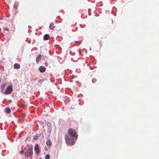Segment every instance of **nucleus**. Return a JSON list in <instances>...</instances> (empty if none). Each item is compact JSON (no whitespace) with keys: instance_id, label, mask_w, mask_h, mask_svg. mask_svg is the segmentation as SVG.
Listing matches in <instances>:
<instances>
[{"instance_id":"nucleus-19","label":"nucleus","mask_w":159,"mask_h":159,"mask_svg":"<svg viewBox=\"0 0 159 159\" xmlns=\"http://www.w3.org/2000/svg\"><path fill=\"white\" fill-rule=\"evenodd\" d=\"M37 139V138H36V137H35L34 138V139Z\"/></svg>"},{"instance_id":"nucleus-6","label":"nucleus","mask_w":159,"mask_h":159,"mask_svg":"<svg viewBox=\"0 0 159 159\" xmlns=\"http://www.w3.org/2000/svg\"><path fill=\"white\" fill-rule=\"evenodd\" d=\"M39 70L40 72L43 73L46 71V68L45 66H39Z\"/></svg>"},{"instance_id":"nucleus-4","label":"nucleus","mask_w":159,"mask_h":159,"mask_svg":"<svg viewBox=\"0 0 159 159\" xmlns=\"http://www.w3.org/2000/svg\"><path fill=\"white\" fill-rule=\"evenodd\" d=\"M12 91V88L11 86H9L7 88L5 92L6 94H9Z\"/></svg>"},{"instance_id":"nucleus-13","label":"nucleus","mask_w":159,"mask_h":159,"mask_svg":"<svg viewBox=\"0 0 159 159\" xmlns=\"http://www.w3.org/2000/svg\"><path fill=\"white\" fill-rule=\"evenodd\" d=\"M6 86V84H2V85L1 86V88L2 89V90L4 89V88H5Z\"/></svg>"},{"instance_id":"nucleus-9","label":"nucleus","mask_w":159,"mask_h":159,"mask_svg":"<svg viewBox=\"0 0 159 159\" xmlns=\"http://www.w3.org/2000/svg\"><path fill=\"white\" fill-rule=\"evenodd\" d=\"M55 27V26L54 25V24L53 22H51L50 23L49 26L50 29L51 30H53Z\"/></svg>"},{"instance_id":"nucleus-12","label":"nucleus","mask_w":159,"mask_h":159,"mask_svg":"<svg viewBox=\"0 0 159 159\" xmlns=\"http://www.w3.org/2000/svg\"><path fill=\"white\" fill-rule=\"evenodd\" d=\"M46 144L48 146H50L51 145L52 143L49 140H48L46 142Z\"/></svg>"},{"instance_id":"nucleus-11","label":"nucleus","mask_w":159,"mask_h":159,"mask_svg":"<svg viewBox=\"0 0 159 159\" xmlns=\"http://www.w3.org/2000/svg\"><path fill=\"white\" fill-rule=\"evenodd\" d=\"M5 111L8 114L11 112V110L9 108H6L5 109Z\"/></svg>"},{"instance_id":"nucleus-1","label":"nucleus","mask_w":159,"mask_h":159,"mask_svg":"<svg viewBox=\"0 0 159 159\" xmlns=\"http://www.w3.org/2000/svg\"><path fill=\"white\" fill-rule=\"evenodd\" d=\"M65 139L66 143L68 145H72L74 144L75 141L73 138L70 139L69 137V135H66L65 136Z\"/></svg>"},{"instance_id":"nucleus-5","label":"nucleus","mask_w":159,"mask_h":159,"mask_svg":"<svg viewBox=\"0 0 159 159\" xmlns=\"http://www.w3.org/2000/svg\"><path fill=\"white\" fill-rule=\"evenodd\" d=\"M39 148V144H36L34 147V150L36 154L37 155L40 152Z\"/></svg>"},{"instance_id":"nucleus-17","label":"nucleus","mask_w":159,"mask_h":159,"mask_svg":"<svg viewBox=\"0 0 159 159\" xmlns=\"http://www.w3.org/2000/svg\"><path fill=\"white\" fill-rule=\"evenodd\" d=\"M47 57L46 56H45L43 58V59L44 60H46V59H47Z\"/></svg>"},{"instance_id":"nucleus-3","label":"nucleus","mask_w":159,"mask_h":159,"mask_svg":"<svg viewBox=\"0 0 159 159\" xmlns=\"http://www.w3.org/2000/svg\"><path fill=\"white\" fill-rule=\"evenodd\" d=\"M32 150L30 149H29L25 152V157H31L33 155Z\"/></svg>"},{"instance_id":"nucleus-14","label":"nucleus","mask_w":159,"mask_h":159,"mask_svg":"<svg viewBox=\"0 0 159 159\" xmlns=\"http://www.w3.org/2000/svg\"><path fill=\"white\" fill-rule=\"evenodd\" d=\"M18 3L17 2H16L14 3V7L16 9L17 8Z\"/></svg>"},{"instance_id":"nucleus-2","label":"nucleus","mask_w":159,"mask_h":159,"mask_svg":"<svg viewBox=\"0 0 159 159\" xmlns=\"http://www.w3.org/2000/svg\"><path fill=\"white\" fill-rule=\"evenodd\" d=\"M68 133L72 137H74L75 138H77L78 135L76 134L75 130L71 128L70 129L68 130Z\"/></svg>"},{"instance_id":"nucleus-16","label":"nucleus","mask_w":159,"mask_h":159,"mask_svg":"<svg viewBox=\"0 0 159 159\" xmlns=\"http://www.w3.org/2000/svg\"><path fill=\"white\" fill-rule=\"evenodd\" d=\"M97 81V80L96 78H93L92 80V81L93 83H94L95 82Z\"/></svg>"},{"instance_id":"nucleus-10","label":"nucleus","mask_w":159,"mask_h":159,"mask_svg":"<svg viewBox=\"0 0 159 159\" xmlns=\"http://www.w3.org/2000/svg\"><path fill=\"white\" fill-rule=\"evenodd\" d=\"M50 38L49 35L48 34H45L43 37V39L45 40H48Z\"/></svg>"},{"instance_id":"nucleus-18","label":"nucleus","mask_w":159,"mask_h":159,"mask_svg":"<svg viewBox=\"0 0 159 159\" xmlns=\"http://www.w3.org/2000/svg\"><path fill=\"white\" fill-rule=\"evenodd\" d=\"M24 152V151L22 150L20 152V153H23Z\"/></svg>"},{"instance_id":"nucleus-15","label":"nucleus","mask_w":159,"mask_h":159,"mask_svg":"<svg viewBox=\"0 0 159 159\" xmlns=\"http://www.w3.org/2000/svg\"><path fill=\"white\" fill-rule=\"evenodd\" d=\"M50 156L49 154H48L46 155L45 156L46 159H50Z\"/></svg>"},{"instance_id":"nucleus-7","label":"nucleus","mask_w":159,"mask_h":159,"mask_svg":"<svg viewBox=\"0 0 159 159\" xmlns=\"http://www.w3.org/2000/svg\"><path fill=\"white\" fill-rule=\"evenodd\" d=\"M42 56L41 54H39L36 57V61L37 63H38L41 59Z\"/></svg>"},{"instance_id":"nucleus-8","label":"nucleus","mask_w":159,"mask_h":159,"mask_svg":"<svg viewBox=\"0 0 159 159\" xmlns=\"http://www.w3.org/2000/svg\"><path fill=\"white\" fill-rule=\"evenodd\" d=\"M14 68L16 69H19L20 68V65L19 63H16L14 64Z\"/></svg>"}]
</instances>
